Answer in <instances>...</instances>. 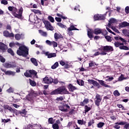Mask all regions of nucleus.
<instances>
[{
    "mask_svg": "<svg viewBox=\"0 0 129 129\" xmlns=\"http://www.w3.org/2000/svg\"><path fill=\"white\" fill-rule=\"evenodd\" d=\"M124 128L129 129V123H126V122H125V124H124Z\"/></svg>",
    "mask_w": 129,
    "mask_h": 129,
    "instance_id": "nucleus-61",
    "label": "nucleus"
},
{
    "mask_svg": "<svg viewBox=\"0 0 129 129\" xmlns=\"http://www.w3.org/2000/svg\"><path fill=\"white\" fill-rule=\"evenodd\" d=\"M5 74L6 75H12V76H15V75H16V72L12 71H7L5 72Z\"/></svg>",
    "mask_w": 129,
    "mask_h": 129,
    "instance_id": "nucleus-23",
    "label": "nucleus"
},
{
    "mask_svg": "<svg viewBox=\"0 0 129 129\" xmlns=\"http://www.w3.org/2000/svg\"><path fill=\"white\" fill-rule=\"evenodd\" d=\"M8 53H10V54H11L12 56H14V55H15L14 51L11 48L8 49Z\"/></svg>",
    "mask_w": 129,
    "mask_h": 129,
    "instance_id": "nucleus-51",
    "label": "nucleus"
},
{
    "mask_svg": "<svg viewBox=\"0 0 129 129\" xmlns=\"http://www.w3.org/2000/svg\"><path fill=\"white\" fill-rule=\"evenodd\" d=\"M91 109V108L90 107H88L87 106H85V112L86 113V112H88L89 110Z\"/></svg>",
    "mask_w": 129,
    "mask_h": 129,
    "instance_id": "nucleus-45",
    "label": "nucleus"
},
{
    "mask_svg": "<svg viewBox=\"0 0 129 129\" xmlns=\"http://www.w3.org/2000/svg\"><path fill=\"white\" fill-rule=\"evenodd\" d=\"M32 12L34 13L35 14H39V15H41V11L40 10H36V9H33L31 10Z\"/></svg>",
    "mask_w": 129,
    "mask_h": 129,
    "instance_id": "nucleus-41",
    "label": "nucleus"
},
{
    "mask_svg": "<svg viewBox=\"0 0 129 129\" xmlns=\"http://www.w3.org/2000/svg\"><path fill=\"white\" fill-rule=\"evenodd\" d=\"M4 36H5V37H13V38H14V35L13 34V33H10L9 31H5L4 32Z\"/></svg>",
    "mask_w": 129,
    "mask_h": 129,
    "instance_id": "nucleus-18",
    "label": "nucleus"
},
{
    "mask_svg": "<svg viewBox=\"0 0 129 129\" xmlns=\"http://www.w3.org/2000/svg\"><path fill=\"white\" fill-rule=\"evenodd\" d=\"M46 56H47V58H53L54 57H56L57 55L56 54V53H49V52H45Z\"/></svg>",
    "mask_w": 129,
    "mask_h": 129,
    "instance_id": "nucleus-16",
    "label": "nucleus"
},
{
    "mask_svg": "<svg viewBox=\"0 0 129 129\" xmlns=\"http://www.w3.org/2000/svg\"><path fill=\"white\" fill-rule=\"evenodd\" d=\"M88 36L89 38L90 39H92L93 38V36L92 35V31L91 29H89L88 30Z\"/></svg>",
    "mask_w": 129,
    "mask_h": 129,
    "instance_id": "nucleus-31",
    "label": "nucleus"
},
{
    "mask_svg": "<svg viewBox=\"0 0 129 129\" xmlns=\"http://www.w3.org/2000/svg\"><path fill=\"white\" fill-rule=\"evenodd\" d=\"M23 14V8H21L18 13V10L17 8H14L12 10V15L15 17V18H17V19H22V15Z\"/></svg>",
    "mask_w": 129,
    "mask_h": 129,
    "instance_id": "nucleus-4",
    "label": "nucleus"
},
{
    "mask_svg": "<svg viewBox=\"0 0 129 129\" xmlns=\"http://www.w3.org/2000/svg\"><path fill=\"white\" fill-rule=\"evenodd\" d=\"M59 64L60 65H61V66H64L65 65V66L66 67H69V65H68V64H65V62L63 61V60H61L60 62H59Z\"/></svg>",
    "mask_w": 129,
    "mask_h": 129,
    "instance_id": "nucleus-44",
    "label": "nucleus"
},
{
    "mask_svg": "<svg viewBox=\"0 0 129 129\" xmlns=\"http://www.w3.org/2000/svg\"><path fill=\"white\" fill-rule=\"evenodd\" d=\"M94 123V120L92 119L88 122V126H91V125H92V124H93Z\"/></svg>",
    "mask_w": 129,
    "mask_h": 129,
    "instance_id": "nucleus-54",
    "label": "nucleus"
},
{
    "mask_svg": "<svg viewBox=\"0 0 129 129\" xmlns=\"http://www.w3.org/2000/svg\"><path fill=\"white\" fill-rule=\"evenodd\" d=\"M125 124V121H121L115 122L113 125V127L116 129L120 128V125H124Z\"/></svg>",
    "mask_w": 129,
    "mask_h": 129,
    "instance_id": "nucleus-10",
    "label": "nucleus"
},
{
    "mask_svg": "<svg viewBox=\"0 0 129 129\" xmlns=\"http://www.w3.org/2000/svg\"><path fill=\"white\" fill-rule=\"evenodd\" d=\"M101 33H102V29L100 28H96L94 31L95 35H99V34H101Z\"/></svg>",
    "mask_w": 129,
    "mask_h": 129,
    "instance_id": "nucleus-21",
    "label": "nucleus"
},
{
    "mask_svg": "<svg viewBox=\"0 0 129 129\" xmlns=\"http://www.w3.org/2000/svg\"><path fill=\"white\" fill-rule=\"evenodd\" d=\"M105 38L106 39V41H107V42H110L113 40V38L110 36H105Z\"/></svg>",
    "mask_w": 129,
    "mask_h": 129,
    "instance_id": "nucleus-29",
    "label": "nucleus"
},
{
    "mask_svg": "<svg viewBox=\"0 0 129 129\" xmlns=\"http://www.w3.org/2000/svg\"><path fill=\"white\" fill-rule=\"evenodd\" d=\"M21 36L20 34H17L15 35V39L17 41H19V40H20V39H21Z\"/></svg>",
    "mask_w": 129,
    "mask_h": 129,
    "instance_id": "nucleus-47",
    "label": "nucleus"
},
{
    "mask_svg": "<svg viewBox=\"0 0 129 129\" xmlns=\"http://www.w3.org/2000/svg\"><path fill=\"white\" fill-rule=\"evenodd\" d=\"M125 13H126V14H129V7L127 6L125 7Z\"/></svg>",
    "mask_w": 129,
    "mask_h": 129,
    "instance_id": "nucleus-63",
    "label": "nucleus"
},
{
    "mask_svg": "<svg viewBox=\"0 0 129 129\" xmlns=\"http://www.w3.org/2000/svg\"><path fill=\"white\" fill-rule=\"evenodd\" d=\"M88 102H89V100L87 98H85L83 102H81V105L84 106V105L87 104Z\"/></svg>",
    "mask_w": 129,
    "mask_h": 129,
    "instance_id": "nucleus-27",
    "label": "nucleus"
},
{
    "mask_svg": "<svg viewBox=\"0 0 129 129\" xmlns=\"http://www.w3.org/2000/svg\"><path fill=\"white\" fill-rule=\"evenodd\" d=\"M59 66V63L58 62H56L55 63H54L53 65L51 66V69H56L57 67Z\"/></svg>",
    "mask_w": 129,
    "mask_h": 129,
    "instance_id": "nucleus-34",
    "label": "nucleus"
},
{
    "mask_svg": "<svg viewBox=\"0 0 129 129\" xmlns=\"http://www.w3.org/2000/svg\"><path fill=\"white\" fill-rule=\"evenodd\" d=\"M77 83L79 84V85H81V86H83L84 85V81H83L82 80H77Z\"/></svg>",
    "mask_w": 129,
    "mask_h": 129,
    "instance_id": "nucleus-38",
    "label": "nucleus"
},
{
    "mask_svg": "<svg viewBox=\"0 0 129 129\" xmlns=\"http://www.w3.org/2000/svg\"><path fill=\"white\" fill-rule=\"evenodd\" d=\"M115 23H116V20L114 18H111L109 21L108 26L111 27L112 26L113 24H115Z\"/></svg>",
    "mask_w": 129,
    "mask_h": 129,
    "instance_id": "nucleus-20",
    "label": "nucleus"
},
{
    "mask_svg": "<svg viewBox=\"0 0 129 129\" xmlns=\"http://www.w3.org/2000/svg\"><path fill=\"white\" fill-rule=\"evenodd\" d=\"M33 18H34V16H33V14H31L29 15V20L30 21V22H32V21H33Z\"/></svg>",
    "mask_w": 129,
    "mask_h": 129,
    "instance_id": "nucleus-64",
    "label": "nucleus"
},
{
    "mask_svg": "<svg viewBox=\"0 0 129 129\" xmlns=\"http://www.w3.org/2000/svg\"><path fill=\"white\" fill-rule=\"evenodd\" d=\"M101 96L99 95V94H97L96 95L95 101V104L97 105V106H99V104H100V102H101L102 100Z\"/></svg>",
    "mask_w": 129,
    "mask_h": 129,
    "instance_id": "nucleus-9",
    "label": "nucleus"
},
{
    "mask_svg": "<svg viewBox=\"0 0 129 129\" xmlns=\"http://www.w3.org/2000/svg\"><path fill=\"white\" fill-rule=\"evenodd\" d=\"M46 44H47V45H48L49 46H52V41H51L49 40H47L45 41Z\"/></svg>",
    "mask_w": 129,
    "mask_h": 129,
    "instance_id": "nucleus-52",
    "label": "nucleus"
},
{
    "mask_svg": "<svg viewBox=\"0 0 129 129\" xmlns=\"http://www.w3.org/2000/svg\"><path fill=\"white\" fill-rule=\"evenodd\" d=\"M1 4H2V5H5V6H7V5H8V1L7 0H3L1 1Z\"/></svg>",
    "mask_w": 129,
    "mask_h": 129,
    "instance_id": "nucleus-56",
    "label": "nucleus"
},
{
    "mask_svg": "<svg viewBox=\"0 0 129 129\" xmlns=\"http://www.w3.org/2000/svg\"><path fill=\"white\" fill-rule=\"evenodd\" d=\"M29 81H30V85H31V86L34 87V86H36V85H37V84L34 81H32V80L29 79Z\"/></svg>",
    "mask_w": 129,
    "mask_h": 129,
    "instance_id": "nucleus-40",
    "label": "nucleus"
},
{
    "mask_svg": "<svg viewBox=\"0 0 129 129\" xmlns=\"http://www.w3.org/2000/svg\"><path fill=\"white\" fill-rule=\"evenodd\" d=\"M0 60L2 63H5V62H6V59H5V58L1 55H0Z\"/></svg>",
    "mask_w": 129,
    "mask_h": 129,
    "instance_id": "nucleus-58",
    "label": "nucleus"
},
{
    "mask_svg": "<svg viewBox=\"0 0 129 129\" xmlns=\"http://www.w3.org/2000/svg\"><path fill=\"white\" fill-rule=\"evenodd\" d=\"M59 110L63 111V112H66L68 111V109L65 108V106L63 105H60L58 107Z\"/></svg>",
    "mask_w": 129,
    "mask_h": 129,
    "instance_id": "nucleus-25",
    "label": "nucleus"
},
{
    "mask_svg": "<svg viewBox=\"0 0 129 129\" xmlns=\"http://www.w3.org/2000/svg\"><path fill=\"white\" fill-rule=\"evenodd\" d=\"M6 49H7V45L3 43L0 42V49L4 51V50H6Z\"/></svg>",
    "mask_w": 129,
    "mask_h": 129,
    "instance_id": "nucleus-28",
    "label": "nucleus"
},
{
    "mask_svg": "<svg viewBox=\"0 0 129 129\" xmlns=\"http://www.w3.org/2000/svg\"><path fill=\"white\" fill-rule=\"evenodd\" d=\"M4 66L6 68H16V67H17V64L11 62H6Z\"/></svg>",
    "mask_w": 129,
    "mask_h": 129,
    "instance_id": "nucleus-12",
    "label": "nucleus"
},
{
    "mask_svg": "<svg viewBox=\"0 0 129 129\" xmlns=\"http://www.w3.org/2000/svg\"><path fill=\"white\" fill-rule=\"evenodd\" d=\"M61 36L62 35L60 33H54V39H55V40H57V39H59V38H61Z\"/></svg>",
    "mask_w": 129,
    "mask_h": 129,
    "instance_id": "nucleus-33",
    "label": "nucleus"
},
{
    "mask_svg": "<svg viewBox=\"0 0 129 129\" xmlns=\"http://www.w3.org/2000/svg\"><path fill=\"white\" fill-rule=\"evenodd\" d=\"M37 76V72L35 70L27 71L26 73H24V76L26 77H32L33 76Z\"/></svg>",
    "mask_w": 129,
    "mask_h": 129,
    "instance_id": "nucleus-6",
    "label": "nucleus"
},
{
    "mask_svg": "<svg viewBox=\"0 0 129 129\" xmlns=\"http://www.w3.org/2000/svg\"><path fill=\"white\" fill-rule=\"evenodd\" d=\"M54 122H55V120L53 119L52 117L48 119V123H50L51 124H53Z\"/></svg>",
    "mask_w": 129,
    "mask_h": 129,
    "instance_id": "nucleus-43",
    "label": "nucleus"
},
{
    "mask_svg": "<svg viewBox=\"0 0 129 129\" xmlns=\"http://www.w3.org/2000/svg\"><path fill=\"white\" fill-rule=\"evenodd\" d=\"M57 25L61 29H65L67 27L66 25H63L62 23H57Z\"/></svg>",
    "mask_w": 129,
    "mask_h": 129,
    "instance_id": "nucleus-35",
    "label": "nucleus"
},
{
    "mask_svg": "<svg viewBox=\"0 0 129 129\" xmlns=\"http://www.w3.org/2000/svg\"><path fill=\"white\" fill-rule=\"evenodd\" d=\"M124 44V42L120 43L118 42H114V45L115 47H119V49H120L121 50H128V47H127V46H123Z\"/></svg>",
    "mask_w": 129,
    "mask_h": 129,
    "instance_id": "nucleus-5",
    "label": "nucleus"
},
{
    "mask_svg": "<svg viewBox=\"0 0 129 129\" xmlns=\"http://www.w3.org/2000/svg\"><path fill=\"white\" fill-rule=\"evenodd\" d=\"M104 124H105L104 122H100L97 124V127L99 128H101V127H102L104 125Z\"/></svg>",
    "mask_w": 129,
    "mask_h": 129,
    "instance_id": "nucleus-37",
    "label": "nucleus"
},
{
    "mask_svg": "<svg viewBox=\"0 0 129 129\" xmlns=\"http://www.w3.org/2000/svg\"><path fill=\"white\" fill-rule=\"evenodd\" d=\"M98 81L99 82V83H100V85H102V86H104V87H108V85L105 84V83H104V81L99 80H98Z\"/></svg>",
    "mask_w": 129,
    "mask_h": 129,
    "instance_id": "nucleus-30",
    "label": "nucleus"
},
{
    "mask_svg": "<svg viewBox=\"0 0 129 129\" xmlns=\"http://www.w3.org/2000/svg\"><path fill=\"white\" fill-rule=\"evenodd\" d=\"M31 61L32 63H33L35 66H38V62H37V60L34 58H31Z\"/></svg>",
    "mask_w": 129,
    "mask_h": 129,
    "instance_id": "nucleus-36",
    "label": "nucleus"
},
{
    "mask_svg": "<svg viewBox=\"0 0 129 129\" xmlns=\"http://www.w3.org/2000/svg\"><path fill=\"white\" fill-rule=\"evenodd\" d=\"M106 78L108 79L106 80V81H112V80H113V77H109V76H107Z\"/></svg>",
    "mask_w": 129,
    "mask_h": 129,
    "instance_id": "nucleus-62",
    "label": "nucleus"
},
{
    "mask_svg": "<svg viewBox=\"0 0 129 129\" xmlns=\"http://www.w3.org/2000/svg\"><path fill=\"white\" fill-rule=\"evenodd\" d=\"M78 123L82 125L83 124H84V121L83 120H78Z\"/></svg>",
    "mask_w": 129,
    "mask_h": 129,
    "instance_id": "nucleus-55",
    "label": "nucleus"
},
{
    "mask_svg": "<svg viewBox=\"0 0 129 129\" xmlns=\"http://www.w3.org/2000/svg\"><path fill=\"white\" fill-rule=\"evenodd\" d=\"M43 82L46 84H51L53 83V78L51 77H45L43 79Z\"/></svg>",
    "mask_w": 129,
    "mask_h": 129,
    "instance_id": "nucleus-11",
    "label": "nucleus"
},
{
    "mask_svg": "<svg viewBox=\"0 0 129 129\" xmlns=\"http://www.w3.org/2000/svg\"><path fill=\"white\" fill-rule=\"evenodd\" d=\"M129 23L126 21H124L121 23H120L119 25V27L120 28H125V27H128Z\"/></svg>",
    "mask_w": 129,
    "mask_h": 129,
    "instance_id": "nucleus-17",
    "label": "nucleus"
},
{
    "mask_svg": "<svg viewBox=\"0 0 129 129\" xmlns=\"http://www.w3.org/2000/svg\"><path fill=\"white\" fill-rule=\"evenodd\" d=\"M52 127L53 129H59V125L57 123H54L52 125Z\"/></svg>",
    "mask_w": 129,
    "mask_h": 129,
    "instance_id": "nucleus-48",
    "label": "nucleus"
},
{
    "mask_svg": "<svg viewBox=\"0 0 129 129\" xmlns=\"http://www.w3.org/2000/svg\"><path fill=\"white\" fill-rule=\"evenodd\" d=\"M101 34H102L104 36H105L106 35H107V34H108V33L107 32L106 30L103 29V30H102Z\"/></svg>",
    "mask_w": 129,
    "mask_h": 129,
    "instance_id": "nucleus-49",
    "label": "nucleus"
},
{
    "mask_svg": "<svg viewBox=\"0 0 129 129\" xmlns=\"http://www.w3.org/2000/svg\"><path fill=\"white\" fill-rule=\"evenodd\" d=\"M69 89L70 91L73 92V91H74V90H76V89H77V88H76L75 86H74L71 84H70L69 85Z\"/></svg>",
    "mask_w": 129,
    "mask_h": 129,
    "instance_id": "nucleus-24",
    "label": "nucleus"
},
{
    "mask_svg": "<svg viewBox=\"0 0 129 129\" xmlns=\"http://www.w3.org/2000/svg\"><path fill=\"white\" fill-rule=\"evenodd\" d=\"M111 27L112 30H113V31H114V32H115L116 33H117L118 34H119V31H118L117 30V29H116V28H115V27H114V26H111Z\"/></svg>",
    "mask_w": 129,
    "mask_h": 129,
    "instance_id": "nucleus-46",
    "label": "nucleus"
},
{
    "mask_svg": "<svg viewBox=\"0 0 129 129\" xmlns=\"http://www.w3.org/2000/svg\"><path fill=\"white\" fill-rule=\"evenodd\" d=\"M122 33L125 37H129V30L128 29H123Z\"/></svg>",
    "mask_w": 129,
    "mask_h": 129,
    "instance_id": "nucleus-22",
    "label": "nucleus"
},
{
    "mask_svg": "<svg viewBox=\"0 0 129 129\" xmlns=\"http://www.w3.org/2000/svg\"><path fill=\"white\" fill-rule=\"evenodd\" d=\"M8 110L10 111V112H12V113H14L15 114H17V112L18 111L17 109H13L12 107H10L9 109H8Z\"/></svg>",
    "mask_w": 129,
    "mask_h": 129,
    "instance_id": "nucleus-32",
    "label": "nucleus"
},
{
    "mask_svg": "<svg viewBox=\"0 0 129 129\" xmlns=\"http://www.w3.org/2000/svg\"><path fill=\"white\" fill-rule=\"evenodd\" d=\"M48 19L50 21V22H51V23H54V18L52 17V16H48Z\"/></svg>",
    "mask_w": 129,
    "mask_h": 129,
    "instance_id": "nucleus-53",
    "label": "nucleus"
},
{
    "mask_svg": "<svg viewBox=\"0 0 129 129\" xmlns=\"http://www.w3.org/2000/svg\"><path fill=\"white\" fill-rule=\"evenodd\" d=\"M39 34H40L41 36H42L43 37H47V32L43 31L42 30H39L38 31Z\"/></svg>",
    "mask_w": 129,
    "mask_h": 129,
    "instance_id": "nucleus-26",
    "label": "nucleus"
},
{
    "mask_svg": "<svg viewBox=\"0 0 129 129\" xmlns=\"http://www.w3.org/2000/svg\"><path fill=\"white\" fill-rule=\"evenodd\" d=\"M72 31H79V29L76 28L74 25H71L70 27H69L67 30L69 35L72 36L73 35Z\"/></svg>",
    "mask_w": 129,
    "mask_h": 129,
    "instance_id": "nucleus-7",
    "label": "nucleus"
},
{
    "mask_svg": "<svg viewBox=\"0 0 129 129\" xmlns=\"http://www.w3.org/2000/svg\"><path fill=\"white\" fill-rule=\"evenodd\" d=\"M113 94L114 95V96H119L120 95V94L119 93V92H118V90H115L113 92Z\"/></svg>",
    "mask_w": 129,
    "mask_h": 129,
    "instance_id": "nucleus-42",
    "label": "nucleus"
},
{
    "mask_svg": "<svg viewBox=\"0 0 129 129\" xmlns=\"http://www.w3.org/2000/svg\"><path fill=\"white\" fill-rule=\"evenodd\" d=\"M45 27L47 30H49L50 31H53V30H54V28L52 27L51 23L48 21L46 22Z\"/></svg>",
    "mask_w": 129,
    "mask_h": 129,
    "instance_id": "nucleus-14",
    "label": "nucleus"
},
{
    "mask_svg": "<svg viewBox=\"0 0 129 129\" xmlns=\"http://www.w3.org/2000/svg\"><path fill=\"white\" fill-rule=\"evenodd\" d=\"M7 91L8 92V93H12L14 92V88L10 87L7 90Z\"/></svg>",
    "mask_w": 129,
    "mask_h": 129,
    "instance_id": "nucleus-50",
    "label": "nucleus"
},
{
    "mask_svg": "<svg viewBox=\"0 0 129 129\" xmlns=\"http://www.w3.org/2000/svg\"><path fill=\"white\" fill-rule=\"evenodd\" d=\"M68 93H69V92L67 89H66V87H61L51 92L50 94L54 95L55 94H68Z\"/></svg>",
    "mask_w": 129,
    "mask_h": 129,
    "instance_id": "nucleus-2",
    "label": "nucleus"
},
{
    "mask_svg": "<svg viewBox=\"0 0 129 129\" xmlns=\"http://www.w3.org/2000/svg\"><path fill=\"white\" fill-rule=\"evenodd\" d=\"M99 51H101L100 55H106L107 53H109V52H112L113 51V47L111 46H104L99 49Z\"/></svg>",
    "mask_w": 129,
    "mask_h": 129,
    "instance_id": "nucleus-3",
    "label": "nucleus"
},
{
    "mask_svg": "<svg viewBox=\"0 0 129 129\" xmlns=\"http://www.w3.org/2000/svg\"><path fill=\"white\" fill-rule=\"evenodd\" d=\"M56 16L57 17H59V18H61V19H62L63 20H67V17H65L60 14H57Z\"/></svg>",
    "mask_w": 129,
    "mask_h": 129,
    "instance_id": "nucleus-39",
    "label": "nucleus"
},
{
    "mask_svg": "<svg viewBox=\"0 0 129 129\" xmlns=\"http://www.w3.org/2000/svg\"><path fill=\"white\" fill-rule=\"evenodd\" d=\"M115 40H116L117 41H118V40H120L121 42L123 43H124L125 45L126 44V40H125L124 39L122 38L120 36H115L114 37Z\"/></svg>",
    "mask_w": 129,
    "mask_h": 129,
    "instance_id": "nucleus-19",
    "label": "nucleus"
},
{
    "mask_svg": "<svg viewBox=\"0 0 129 129\" xmlns=\"http://www.w3.org/2000/svg\"><path fill=\"white\" fill-rule=\"evenodd\" d=\"M105 14H96L94 16V19L95 21H99V20H105Z\"/></svg>",
    "mask_w": 129,
    "mask_h": 129,
    "instance_id": "nucleus-8",
    "label": "nucleus"
},
{
    "mask_svg": "<svg viewBox=\"0 0 129 129\" xmlns=\"http://www.w3.org/2000/svg\"><path fill=\"white\" fill-rule=\"evenodd\" d=\"M34 96H35V94H34V93H30L26 96V98L27 99V100L31 101V100H32Z\"/></svg>",
    "mask_w": 129,
    "mask_h": 129,
    "instance_id": "nucleus-15",
    "label": "nucleus"
},
{
    "mask_svg": "<svg viewBox=\"0 0 129 129\" xmlns=\"http://www.w3.org/2000/svg\"><path fill=\"white\" fill-rule=\"evenodd\" d=\"M52 45H53V47L54 48H56V47H57L58 46V43H57L55 41H52Z\"/></svg>",
    "mask_w": 129,
    "mask_h": 129,
    "instance_id": "nucleus-57",
    "label": "nucleus"
},
{
    "mask_svg": "<svg viewBox=\"0 0 129 129\" xmlns=\"http://www.w3.org/2000/svg\"><path fill=\"white\" fill-rule=\"evenodd\" d=\"M88 82H89L90 84H93L94 86H96L98 88H100L99 84L94 80H88Z\"/></svg>",
    "mask_w": 129,
    "mask_h": 129,
    "instance_id": "nucleus-13",
    "label": "nucleus"
},
{
    "mask_svg": "<svg viewBox=\"0 0 129 129\" xmlns=\"http://www.w3.org/2000/svg\"><path fill=\"white\" fill-rule=\"evenodd\" d=\"M89 65L90 67H93V66H94V62L92 60L90 61Z\"/></svg>",
    "mask_w": 129,
    "mask_h": 129,
    "instance_id": "nucleus-59",
    "label": "nucleus"
},
{
    "mask_svg": "<svg viewBox=\"0 0 129 129\" xmlns=\"http://www.w3.org/2000/svg\"><path fill=\"white\" fill-rule=\"evenodd\" d=\"M10 120L11 119H2V122H9Z\"/></svg>",
    "mask_w": 129,
    "mask_h": 129,
    "instance_id": "nucleus-60",
    "label": "nucleus"
},
{
    "mask_svg": "<svg viewBox=\"0 0 129 129\" xmlns=\"http://www.w3.org/2000/svg\"><path fill=\"white\" fill-rule=\"evenodd\" d=\"M15 45L19 46V48L17 51V53L19 56H23V57H27L29 55V48L25 45H21L19 42L15 43Z\"/></svg>",
    "mask_w": 129,
    "mask_h": 129,
    "instance_id": "nucleus-1",
    "label": "nucleus"
}]
</instances>
